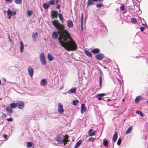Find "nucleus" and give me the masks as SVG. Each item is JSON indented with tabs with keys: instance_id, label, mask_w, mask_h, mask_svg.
I'll return each instance as SVG.
<instances>
[{
	"instance_id": "obj_52",
	"label": "nucleus",
	"mask_w": 148,
	"mask_h": 148,
	"mask_svg": "<svg viewBox=\"0 0 148 148\" xmlns=\"http://www.w3.org/2000/svg\"><path fill=\"white\" fill-rule=\"evenodd\" d=\"M98 99L99 100H101L102 99V98L99 97H98Z\"/></svg>"
},
{
	"instance_id": "obj_17",
	"label": "nucleus",
	"mask_w": 148,
	"mask_h": 148,
	"mask_svg": "<svg viewBox=\"0 0 148 148\" xmlns=\"http://www.w3.org/2000/svg\"><path fill=\"white\" fill-rule=\"evenodd\" d=\"M142 97L140 96L137 97L135 100V102L136 103H138L139 101L142 99Z\"/></svg>"
},
{
	"instance_id": "obj_22",
	"label": "nucleus",
	"mask_w": 148,
	"mask_h": 148,
	"mask_svg": "<svg viewBox=\"0 0 148 148\" xmlns=\"http://www.w3.org/2000/svg\"><path fill=\"white\" fill-rule=\"evenodd\" d=\"M38 35V33L36 32L33 33L32 35V37L34 39L35 41L36 40V38L37 37Z\"/></svg>"
},
{
	"instance_id": "obj_41",
	"label": "nucleus",
	"mask_w": 148,
	"mask_h": 148,
	"mask_svg": "<svg viewBox=\"0 0 148 148\" xmlns=\"http://www.w3.org/2000/svg\"><path fill=\"white\" fill-rule=\"evenodd\" d=\"M27 146L28 147H30L32 146V143L31 142H27Z\"/></svg>"
},
{
	"instance_id": "obj_51",
	"label": "nucleus",
	"mask_w": 148,
	"mask_h": 148,
	"mask_svg": "<svg viewBox=\"0 0 148 148\" xmlns=\"http://www.w3.org/2000/svg\"><path fill=\"white\" fill-rule=\"evenodd\" d=\"M57 6L56 7V8L58 9L60 8V5L59 4H57Z\"/></svg>"
},
{
	"instance_id": "obj_54",
	"label": "nucleus",
	"mask_w": 148,
	"mask_h": 148,
	"mask_svg": "<svg viewBox=\"0 0 148 148\" xmlns=\"http://www.w3.org/2000/svg\"><path fill=\"white\" fill-rule=\"evenodd\" d=\"M142 25H144V26H146V27H148L147 25V24H142Z\"/></svg>"
},
{
	"instance_id": "obj_7",
	"label": "nucleus",
	"mask_w": 148,
	"mask_h": 148,
	"mask_svg": "<svg viewBox=\"0 0 148 148\" xmlns=\"http://www.w3.org/2000/svg\"><path fill=\"white\" fill-rule=\"evenodd\" d=\"M64 137L63 140V143L64 145H65L67 143V142L69 141L68 140V138L69 137V136L67 135H66L65 136H63V137Z\"/></svg>"
},
{
	"instance_id": "obj_18",
	"label": "nucleus",
	"mask_w": 148,
	"mask_h": 148,
	"mask_svg": "<svg viewBox=\"0 0 148 148\" xmlns=\"http://www.w3.org/2000/svg\"><path fill=\"white\" fill-rule=\"evenodd\" d=\"M76 88H73L68 91L67 92L69 94H71V93H75L76 92Z\"/></svg>"
},
{
	"instance_id": "obj_31",
	"label": "nucleus",
	"mask_w": 148,
	"mask_h": 148,
	"mask_svg": "<svg viewBox=\"0 0 148 148\" xmlns=\"http://www.w3.org/2000/svg\"><path fill=\"white\" fill-rule=\"evenodd\" d=\"M49 7V4H47L46 3H45L43 4V7L45 9H47Z\"/></svg>"
},
{
	"instance_id": "obj_62",
	"label": "nucleus",
	"mask_w": 148,
	"mask_h": 148,
	"mask_svg": "<svg viewBox=\"0 0 148 148\" xmlns=\"http://www.w3.org/2000/svg\"><path fill=\"white\" fill-rule=\"evenodd\" d=\"M1 84V80L0 79V84Z\"/></svg>"
},
{
	"instance_id": "obj_19",
	"label": "nucleus",
	"mask_w": 148,
	"mask_h": 148,
	"mask_svg": "<svg viewBox=\"0 0 148 148\" xmlns=\"http://www.w3.org/2000/svg\"><path fill=\"white\" fill-rule=\"evenodd\" d=\"M99 49L98 48L93 49L91 51V52L94 53H98L99 52Z\"/></svg>"
},
{
	"instance_id": "obj_14",
	"label": "nucleus",
	"mask_w": 148,
	"mask_h": 148,
	"mask_svg": "<svg viewBox=\"0 0 148 148\" xmlns=\"http://www.w3.org/2000/svg\"><path fill=\"white\" fill-rule=\"evenodd\" d=\"M47 84V82L45 79H43L41 80L40 83V84L41 85L43 86H44L45 85H46Z\"/></svg>"
},
{
	"instance_id": "obj_12",
	"label": "nucleus",
	"mask_w": 148,
	"mask_h": 148,
	"mask_svg": "<svg viewBox=\"0 0 148 148\" xmlns=\"http://www.w3.org/2000/svg\"><path fill=\"white\" fill-rule=\"evenodd\" d=\"M86 110V108L85 107V104L83 103L81 104V112L84 113Z\"/></svg>"
},
{
	"instance_id": "obj_23",
	"label": "nucleus",
	"mask_w": 148,
	"mask_h": 148,
	"mask_svg": "<svg viewBox=\"0 0 148 148\" xmlns=\"http://www.w3.org/2000/svg\"><path fill=\"white\" fill-rule=\"evenodd\" d=\"M132 126H131L130 127H129V128L126 131V133H125V134H129L132 131Z\"/></svg>"
},
{
	"instance_id": "obj_4",
	"label": "nucleus",
	"mask_w": 148,
	"mask_h": 148,
	"mask_svg": "<svg viewBox=\"0 0 148 148\" xmlns=\"http://www.w3.org/2000/svg\"><path fill=\"white\" fill-rule=\"evenodd\" d=\"M104 56L103 54L99 53L97 55H96L95 57L98 60H102Z\"/></svg>"
},
{
	"instance_id": "obj_25",
	"label": "nucleus",
	"mask_w": 148,
	"mask_h": 148,
	"mask_svg": "<svg viewBox=\"0 0 148 148\" xmlns=\"http://www.w3.org/2000/svg\"><path fill=\"white\" fill-rule=\"evenodd\" d=\"M83 18H84V15H83V14L82 13L81 14V27L82 28L83 27Z\"/></svg>"
},
{
	"instance_id": "obj_8",
	"label": "nucleus",
	"mask_w": 148,
	"mask_h": 148,
	"mask_svg": "<svg viewBox=\"0 0 148 148\" xmlns=\"http://www.w3.org/2000/svg\"><path fill=\"white\" fill-rule=\"evenodd\" d=\"M6 111L9 113L8 114L9 116H11L12 114H11L13 112V111L12 110V109L10 106H8L7 107L6 109Z\"/></svg>"
},
{
	"instance_id": "obj_35",
	"label": "nucleus",
	"mask_w": 148,
	"mask_h": 148,
	"mask_svg": "<svg viewBox=\"0 0 148 148\" xmlns=\"http://www.w3.org/2000/svg\"><path fill=\"white\" fill-rule=\"evenodd\" d=\"M14 2L17 4H21L22 3V0H14Z\"/></svg>"
},
{
	"instance_id": "obj_53",
	"label": "nucleus",
	"mask_w": 148,
	"mask_h": 148,
	"mask_svg": "<svg viewBox=\"0 0 148 148\" xmlns=\"http://www.w3.org/2000/svg\"><path fill=\"white\" fill-rule=\"evenodd\" d=\"M59 1V0H56V5H57L58 2Z\"/></svg>"
},
{
	"instance_id": "obj_44",
	"label": "nucleus",
	"mask_w": 148,
	"mask_h": 148,
	"mask_svg": "<svg viewBox=\"0 0 148 148\" xmlns=\"http://www.w3.org/2000/svg\"><path fill=\"white\" fill-rule=\"evenodd\" d=\"M6 115L5 113H3L2 115L1 116V118L2 119H4L6 117Z\"/></svg>"
},
{
	"instance_id": "obj_16",
	"label": "nucleus",
	"mask_w": 148,
	"mask_h": 148,
	"mask_svg": "<svg viewBox=\"0 0 148 148\" xmlns=\"http://www.w3.org/2000/svg\"><path fill=\"white\" fill-rule=\"evenodd\" d=\"M118 137V134L117 132H115L114 134V135L113 138H112V140L114 142H115L117 138Z\"/></svg>"
},
{
	"instance_id": "obj_28",
	"label": "nucleus",
	"mask_w": 148,
	"mask_h": 148,
	"mask_svg": "<svg viewBox=\"0 0 148 148\" xmlns=\"http://www.w3.org/2000/svg\"><path fill=\"white\" fill-rule=\"evenodd\" d=\"M82 141L81 140L79 141L76 144L74 147V148H77L81 144Z\"/></svg>"
},
{
	"instance_id": "obj_37",
	"label": "nucleus",
	"mask_w": 148,
	"mask_h": 148,
	"mask_svg": "<svg viewBox=\"0 0 148 148\" xmlns=\"http://www.w3.org/2000/svg\"><path fill=\"white\" fill-rule=\"evenodd\" d=\"M106 95V94L104 93H101V94H99L98 95H97L96 96V97H103L105 96Z\"/></svg>"
},
{
	"instance_id": "obj_58",
	"label": "nucleus",
	"mask_w": 148,
	"mask_h": 148,
	"mask_svg": "<svg viewBox=\"0 0 148 148\" xmlns=\"http://www.w3.org/2000/svg\"><path fill=\"white\" fill-rule=\"evenodd\" d=\"M98 0H92V1H98Z\"/></svg>"
},
{
	"instance_id": "obj_21",
	"label": "nucleus",
	"mask_w": 148,
	"mask_h": 148,
	"mask_svg": "<svg viewBox=\"0 0 148 148\" xmlns=\"http://www.w3.org/2000/svg\"><path fill=\"white\" fill-rule=\"evenodd\" d=\"M24 49V45L23 42L22 41L20 42V50L21 52H23Z\"/></svg>"
},
{
	"instance_id": "obj_2",
	"label": "nucleus",
	"mask_w": 148,
	"mask_h": 148,
	"mask_svg": "<svg viewBox=\"0 0 148 148\" xmlns=\"http://www.w3.org/2000/svg\"><path fill=\"white\" fill-rule=\"evenodd\" d=\"M17 107L20 109H23L25 106L24 103L23 101H18L16 102Z\"/></svg>"
},
{
	"instance_id": "obj_29",
	"label": "nucleus",
	"mask_w": 148,
	"mask_h": 148,
	"mask_svg": "<svg viewBox=\"0 0 148 148\" xmlns=\"http://www.w3.org/2000/svg\"><path fill=\"white\" fill-rule=\"evenodd\" d=\"M58 16L59 19L62 22L63 21L64 18L62 14L59 13L58 14Z\"/></svg>"
},
{
	"instance_id": "obj_15",
	"label": "nucleus",
	"mask_w": 148,
	"mask_h": 148,
	"mask_svg": "<svg viewBox=\"0 0 148 148\" xmlns=\"http://www.w3.org/2000/svg\"><path fill=\"white\" fill-rule=\"evenodd\" d=\"M58 32L56 31L53 32L52 34L53 38L55 39H57L58 37Z\"/></svg>"
},
{
	"instance_id": "obj_42",
	"label": "nucleus",
	"mask_w": 148,
	"mask_h": 148,
	"mask_svg": "<svg viewBox=\"0 0 148 148\" xmlns=\"http://www.w3.org/2000/svg\"><path fill=\"white\" fill-rule=\"evenodd\" d=\"M121 139L120 138H119L117 141V144L118 145H120L121 143Z\"/></svg>"
},
{
	"instance_id": "obj_33",
	"label": "nucleus",
	"mask_w": 148,
	"mask_h": 148,
	"mask_svg": "<svg viewBox=\"0 0 148 148\" xmlns=\"http://www.w3.org/2000/svg\"><path fill=\"white\" fill-rule=\"evenodd\" d=\"M73 105L74 106H75L77 105L79 102V101L78 100H73Z\"/></svg>"
},
{
	"instance_id": "obj_6",
	"label": "nucleus",
	"mask_w": 148,
	"mask_h": 148,
	"mask_svg": "<svg viewBox=\"0 0 148 148\" xmlns=\"http://www.w3.org/2000/svg\"><path fill=\"white\" fill-rule=\"evenodd\" d=\"M62 135L59 134L58 136L56 138L55 140L58 143H63V137H62Z\"/></svg>"
},
{
	"instance_id": "obj_30",
	"label": "nucleus",
	"mask_w": 148,
	"mask_h": 148,
	"mask_svg": "<svg viewBox=\"0 0 148 148\" xmlns=\"http://www.w3.org/2000/svg\"><path fill=\"white\" fill-rule=\"evenodd\" d=\"M103 145L105 146H108V141L107 140H105V139H104L103 140Z\"/></svg>"
},
{
	"instance_id": "obj_60",
	"label": "nucleus",
	"mask_w": 148,
	"mask_h": 148,
	"mask_svg": "<svg viewBox=\"0 0 148 148\" xmlns=\"http://www.w3.org/2000/svg\"><path fill=\"white\" fill-rule=\"evenodd\" d=\"M9 16V17H8V18H9V19H10V18H11V16Z\"/></svg>"
},
{
	"instance_id": "obj_20",
	"label": "nucleus",
	"mask_w": 148,
	"mask_h": 148,
	"mask_svg": "<svg viewBox=\"0 0 148 148\" xmlns=\"http://www.w3.org/2000/svg\"><path fill=\"white\" fill-rule=\"evenodd\" d=\"M84 52L89 57H92V55L90 52L87 50H84Z\"/></svg>"
},
{
	"instance_id": "obj_50",
	"label": "nucleus",
	"mask_w": 148,
	"mask_h": 148,
	"mask_svg": "<svg viewBox=\"0 0 148 148\" xmlns=\"http://www.w3.org/2000/svg\"><path fill=\"white\" fill-rule=\"evenodd\" d=\"M3 137L5 138L7 140V135L6 134H4L3 135Z\"/></svg>"
},
{
	"instance_id": "obj_36",
	"label": "nucleus",
	"mask_w": 148,
	"mask_h": 148,
	"mask_svg": "<svg viewBox=\"0 0 148 148\" xmlns=\"http://www.w3.org/2000/svg\"><path fill=\"white\" fill-rule=\"evenodd\" d=\"M131 21L133 23L135 24L137 22V20L136 18H133L131 19Z\"/></svg>"
},
{
	"instance_id": "obj_45",
	"label": "nucleus",
	"mask_w": 148,
	"mask_h": 148,
	"mask_svg": "<svg viewBox=\"0 0 148 148\" xmlns=\"http://www.w3.org/2000/svg\"><path fill=\"white\" fill-rule=\"evenodd\" d=\"M103 6V5L102 4H98L96 5V7L97 8H100Z\"/></svg>"
},
{
	"instance_id": "obj_61",
	"label": "nucleus",
	"mask_w": 148,
	"mask_h": 148,
	"mask_svg": "<svg viewBox=\"0 0 148 148\" xmlns=\"http://www.w3.org/2000/svg\"><path fill=\"white\" fill-rule=\"evenodd\" d=\"M99 1H102L103 0H98Z\"/></svg>"
},
{
	"instance_id": "obj_40",
	"label": "nucleus",
	"mask_w": 148,
	"mask_h": 148,
	"mask_svg": "<svg viewBox=\"0 0 148 148\" xmlns=\"http://www.w3.org/2000/svg\"><path fill=\"white\" fill-rule=\"evenodd\" d=\"M48 3L49 5H54L55 4L54 3V0H51L49 2H48Z\"/></svg>"
},
{
	"instance_id": "obj_1",
	"label": "nucleus",
	"mask_w": 148,
	"mask_h": 148,
	"mask_svg": "<svg viewBox=\"0 0 148 148\" xmlns=\"http://www.w3.org/2000/svg\"><path fill=\"white\" fill-rule=\"evenodd\" d=\"M53 25L58 30L59 35V41L61 46L67 51H75L77 49V45L66 30H65L64 25L59 23L58 20L52 21Z\"/></svg>"
},
{
	"instance_id": "obj_27",
	"label": "nucleus",
	"mask_w": 148,
	"mask_h": 148,
	"mask_svg": "<svg viewBox=\"0 0 148 148\" xmlns=\"http://www.w3.org/2000/svg\"><path fill=\"white\" fill-rule=\"evenodd\" d=\"M12 109L15 108L17 107L16 102L15 103H12L10 104V106Z\"/></svg>"
},
{
	"instance_id": "obj_26",
	"label": "nucleus",
	"mask_w": 148,
	"mask_h": 148,
	"mask_svg": "<svg viewBox=\"0 0 148 148\" xmlns=\"http://www.w3.org/2000/svg\"><path fill=\"white\" fill-rule=\"evenodd\" d=\"M94 3L92 0H88L87 2V6L89 7L93 4Z\"/></svg>"
},
{
	"instance_id": "obj_46",
	"label": "nucleus",
	"mask_w": 148,
	"mask_h": 148,
	"mask_svg": "<svg viewBox=\"0 0 148 148\" xmlns=\"http://www.w3.org/2000/svg\"><path fill=\"white\" fill-rule=\"evenodd\" d=\"M95 140V138L92 137H90L88 139V140L91 141H94Z\"/></svg>"
},
{
	"instance_id": "obj_34",
	"label": "nucleus",
	"mask_w": 148,
	"mask_h": 148,
	"mask_svg": "<svg viewBox=\"0 0 148 148\" xmlns=\"http://www.w3.org/2000/svg\"><path fill=\"white\" fill-rule=\"evenodd\" d=\"M42 64L43 65H46V61L45 59H43L40 60Z\"/></svg>"
},
{
	"instance_id": "obj_24",
	"label": "nucleus",
	"mask_w": 148,
	"mask_h": 148,
	"mask_svg": "<svg viewBox=\"0 0 148 148\" xmlns=\"http://www.w3.org/2000/svg\"><path fill=\"white\" fill-rule=\"evenodd\" d=\"M47 57L49 60L51 61L53 60V57L49 53L48 54Z\"/></svg>"
},
{
	"instance_id": "obj_47",
	"label": "nucleus",
	"mask_w": 148,
	"mask_h": 148,
	"mask_svg": "<svg viewBox=\"0 0 148 148\" xmlns=\"http://www.w3.org/2000/svg\"><path fill=\"white\" fill-rule=\"evenodd\" d=\"M124 5H122L120 7V9L122 11H123L124 10Z\"/></svg>"
},
{
	"instance_id": "obj_13",
	"label": "nucleus",
	"mask_w": 148,
	"mask_h": 148,
	"mask_svg": "<svg viewBox=\"0 0 148 148\" xmlns=\"http://www.w3.org/2000/svg\"><path fill=\"white\" fill-rule=\"evenodd\" d=\"M96 133L95 131H93V130L90 129L88 132V136H92L95 135Z\"/></svg>"
},
{
	"instance_id": "obj_10",
	"label": "nucleus",
	"mask_w": 148,
	"mask_h": 148,
	"mask_svg": "<svg viewBox=\"0 0 148 148\" xmlns=\"http://www.w3.org/2000/svg\"><path fill=\"white\" fill-rule=\"evenodd\" d=\"M51 16L53 18H57L58 17V12L55 11H52Z\"/></svg>"
},
{
	"instance_id": "obj_11",
	"label": "nucleus",
	"mask_w": 148,
	"mask_h": 148,
	"mask_svg": "<svg viewBox=\"0 0 148 148\" xmlns=\"http://www.w3.org/2000/svg\"><path fill=\"white\" fill-rule=\"evenodd\" d=\"M67 25L69 28H72L73 27V25L72 22L70 20H69L67 22Z\"/></svg>"
},
{
	"instance_id": "obj_59",
	"label": "nucleus",
	"mask_w": 148,
	"mask_h": 148,
	"mask_svg": "<svg viewBox=\"0 0 148 148\" xmlns=\"http://www.w3.org/2000/svg\"><path fill=\"white\" fill-rule=\"evenodd\" d=\"M134 0V2H136L137 1V0Z\"/></svg>"
},
{
	"instance_id": "obj_48",
	"label": "nucleus",
	"mask_w": 148,
	"mask_h": 148,
	"mask_svg": "<svg viewBox=\"0 0 148 148\" xmlns=\"http://www.w3.org/2000/svg\"><path fill=\"white\" fill-rule=\"evenodd\" d=\"M6 120H7L9 121H13V119L12 118H9L7 119Z\"/></svg>"
},
{
	"instance_id": "obj_64",
	"label": "nucleus",
	"mask_w": 148,
	"mask_h": 148,
	"mask_svg": "<svg viewBox=\"0 0 148 148\" xmlns=\"http://www.w3.org/2000/svg\"><path fill=\"white\" fill-rule=\"evenodd\" d=\"M147 102L148 103V100L147 101Z\"/></svg>"
},
{
	"instance_id": "obj_38",
	"label": "nucleus",
	"mask_w": 148,
	"mask_h": 148,
	"mask_svg": "<svg viewBox=\"0 0 148 148\" xmlns=\"http://www.w3.org/2000/svg\"><path fill=\"white\" fill-rule=\"evenodd\" d=\"M136 114H140V115L141 116H144V115L142 113V112L140 111H136Z\"/></svg>"
},
{
	"instance_id": "obj_32",
	"label": "nucleus",
	"mask_w": 148,
	"mask_h": 148,
	"mask_svg": "<svg viewBox=\"0 0 148 148\" xmlns=\"http://www.w3.org/2000/svg\"><path fill=\"white\" fill-rule=\"evenodd\" d=\"M44 59H45V56L44 55V54L43 52H42L40 54V60H41Z\"/></svg>"
},
{
	"instance_id": "obj_39",
	"label": "nucleus",
	"mask_w": 148,
	"mask_h": 148,
	"mask_svg": "<svg viewBox=\"0 0 148 148\" xmlns=\"http://www.w3.org/2000/svg\"><path fill=\"white\" fill-rule=\"evenodd\" d=\"M27 15L29 16H30L32 15V11L31 10H29L27 11Z\"/></svg>"
},
{
	"instance_id": "obj_43",
	"label": "nucleus",
	"mask_w": 148,
	"mask_h": 148,
	"mask_svg": "<svg viewBox=\"0 0 148 148\" xmlns=\"http://www.w3.org/2000/svg\"><path fill=\"white\" fill-rule=\"evenodd\" d=\"M99 84L100 87H101V82H102V78L101 76H100L99 77Z\"/></svg>"
},
{
	"instance_id": "obj_55",
	"label": "nucleus",
	"mask_w": 148,
	"mask_h": 148,
	"mask_svg": "<svg viewBox=\"0 0 148 148\" xmlns=\"http://www.w3.org/2000/svg\"><path fill=\"white\" fill-rule=\"evenodd\" d=\"M8 38H9V39L10 41L11 42L12 41V40L10 38L9 36Z\"/></svg>"
},
{
	"instance_id": "obj_9",
	"label": "nucleus",
	"mask_w": 148,
	"mask_h": 148,
	"mask_svg": "<svg viewBox=\"0 0 148 148\" xmlns=\"http://www.w3.org/2000/svg\"><path fill=\"white\" fill-rule=\"evenodd\" d=\"M7 15L8 16H12L16 14V12L10 10L9 9L7 11Z\"/></svg>"
},
{
	"instance_id": "obj_57",
	"label": "nucleus",
	"mask_w": 148,
	"mask_h": 148,
	"mask_svg": "<svg viewBox=\"0 0 148 148\" xmlns=\"http://www.w3.org/2000/svg\"><path fill=\"white\" fill-rule=\"evenodd\" d=\"M5 1H6L9 2L10 1V0H5Z\"/></svg>"
},
{
	"instance_id": "obj_3",
	"label": "nucleus",
	"mask_w": 148,
	"mask_h": 148,
	"mask_svg": "<svg viewBox=\"0 0 148 148\" xmlns=\"http://www.w3.org/2000/svg\"><path fill=\"white\" fill-rule=\"evenodd\" d=\"M58 111L60 114H62L64 111L63 108V105L60 103H58Z\"/></svg>"
},
{
	"instance_id": "obj_56",
	"label": "nucleus",
	"mask_w": 148,
	"mask_h": 148,
	"mask_svg": "<svg viewBox=\"0 0 148 148\" xmlns=\"http://www.w3.org/2000/svg\"><path fill=\"white\" fill-rule=\"evenodd\" d=\"M107 101H109L111 100L110 99H107Z\"/></svg>"
},
{
	"instance_id": "obj_49",
	"label": "nucleus",
	"mask_w": 148,
	"mask_h": 148,
	"mask_svg": "<svg viewBox=\"0 0 148 148\" xmlns=\"http://www.w3.org/2000/svg\"><path fill=\"white\" fill-rule=\"evenodd\" d=\"M145 28L144 27H142L140 28V29L141 31L143 32Z\"/></svg>"
},
{
	"instance_id": "obj_5",
	"label": "nucleus",
	"mask_w": 148,
	"mask_h": 148,
	"mask_svg": "<svg viewBox=\"0 0 148 148\" xmlns=\"http://www.w3.org/2000/svg\"><path fill=\"white\" fill-rule=\"evenodd\" d=\"M28 72L29 75L32 77L34 74V69L31 66H29L28 68Z\"/></svg>"
},
{
	"instance_id": "obj_63",
	"label": "nucleus",
	"mask_w": 148,
	"mask_h": 148,
	"mask_svg": "<svg viewBox=\"0 0 148 148\" xmlns=\"http://www.w3.org/2000/svg\"><path fill=\"white\" fill-rule=\"evenodd\" d=\"M124 100H125V99H123V100H123V101H124Z\"/></svg>"
}]
</instances>
